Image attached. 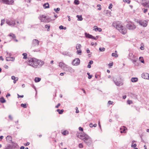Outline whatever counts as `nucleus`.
Listing matches in <instances>:
<instances>
[{
    "instance_id": "5701e85b",
    "label": "nucleus",
    "mask_w": 149,
    "mask_h": 149,
    "mask_svg": "<svg viewBox=\"0 0 149 149\" xmlns=\"http://www.w3.org/2000/svg\"><path fill=\"white\" fill-rule=\"evenodd\" d=\"M134 56V55H133V53L132 52H130L129 54L128 58L131 59L132 58H133Z\"/></svg>"
},
{
    "instance_id": "4c0bfd02",
    "label": "nucleus",
    "mask_w": 149,
    "mask_h": 149,
    "mask_svg": "<svg viewBox=\"0 0 149 149\" xmlns=\"http://www.w3.org/2000/svg\"><path fill=\"white\" fill-rule=\"evenodd\" d=\"M21 106L22 107H23L24 108H26L27 107L26 106V104H21Z\"/></svg>"
},
{
    "instance_id": "393cba45",
    "label": "nucleus",
    "mask_w": 149,
    "mask_h": 149,
    "mask_svg": "<svg viewBox=\"0 0 149 149\" xmlns=\"http://www.w3.org/2000/svg\"><path fill=\"white\" fill-rule=\"evenodd\" d=\"M131 81L133 82H136L138 81V78L136 77H133L131 79Z\"/></svg>"
},
{
    "instance_id": "58836bf2",
    "label": "nucleus",
    "mask_w": 149,
    "mask_h": 149,
    "mask_svg": "<svg viewBox=\"0 0 149 149\" xmlns=\"http://www.w3.org/2000/svg\"><path fill=\"white\" fill-rule=\"evenodd\" d=\"M54 10L56 13H58V11H59L60 10V8H57L56 9L54 8Z\"/></svg>"
},
{
    "instance_id": "4d7b16f0",
    "label": "nucleus",
    "mask_w": 149,
    "mask_h": 149,
    "mask_svg": "<svg viewBox=\"0 0 149 149\" xmlns=\"http://www.w3.org/2000/svg\"><path fill=\"white\" fill-rule=\"evenodd\" d=\"M9 118L10 120H13V117L10 115H9Z\"/></svg>"
},
{
    "instance_id": "39448f33",
    "label": "nucleus",
    "mask_w": 149,
    "mask_h": 149,
    "mask_svg": "<svg viewBox=\"0 0 149 149\" xmlns=\"http://www.w3.org/2000/svg\"><path fill=\"white\" fill-rule=\"evenodd\" d=\"M85 139L84 141L85 143L88 146H90L92 143V140L91 138L88 135L86 136Z\"/></svg>"
},
{
    "instance_id": "0eeeda50",
    "label": "nucleus",
    "mask_w": 149,
    "mask_h": 149,
    "mask_svg": "<svg viewBox=\"0 0 149 149\" xmlns=\"http://www.w3.org/2000/svg\"><path fill=\"white\" fill-rule=\"evenodd\" d=\"M136 22L139 25L143 27H146L148 25V21L146 20H139L136 21Z\"/></svg>"
},
{
    "instance_id": "473e14b6",
    "label": "nucleus",
    "mask_w": 149,
    "mask_h": 149,
    "mask_svg": "<svg viewBox=\"0 0 149 149\" xmlns=\"http://www.w3.org/2000/svg\"><path fill=\"white\" fill-rule=\"evenodd\" d=\"M22 55L24 56L23 57V58L24 59H26L27 58V54L26 53H23L22 54Z\"/></svg>"
},
{
    "instance_id": "423d86ee",
    "label": "nucleus",
    "mask_w": 149,
    "mask_h": 149,
    "mask_svg": "<svg viewBox=\"0 0 149 149\" xmlns=\"http://www.w3.org/2000/svg\"><path fill=\"white\" fill-rule=\"evenodd\" d=\"M126 27L128 29L130 30H134L136 28V26L134 24V23L131 22L127 24Z\"/></svg>"
},
{
    "instance_id": "ddd939ff",
    "label": "nucleus",
    "mask_w": 149,
    "mask_h": 149,
    "mask_svg": "<svg viewBox=\"0 0 149 149\" xmlns=\"http://www.w3.org/2000/svg\"><path fill=\"white\" fill-rule=\"evenodd\" d=\"M36 67L37 66H41L42 65H43L44 63V62L40 60H38L36 59Z\"/></svg>"
},
{
    "instance_id": "cd10ccee",
    "label": "nucleus",
    "mask_w": 149,
    "mask_h": 149,
    "mask_svg": "<svg viewBox=\"0 0 149 149\" xmlns=\"http://www.w3.org/2000/svg\"><path fill=\"white\" fill-rule=\"evenodd\" d=\"M0 101L2 103H5L6 102V100L3 97H1L0 98Z\"/></svg>"
},
{
    "instance_id": "c85d7f7f",
    "label": "nucleus",
    "mask_w": 149,
    "mask_h": 149,
    "mask_svg": "<svg viewBox=\"0 0 149 149\" xmlns=\"http://www.w3.org/2000/svg\"><path fill=\"white\" fill-rule=\"evenodd\" d=\"M77 17L78 18V20L79 21H82L83 20V18L81 16L77 15Z\"/></svg>"
},
{
    "instance_id": "f704fd0d",
    "label": "nucleus",
    "mask_w": 149,
    "mask_h": 149,
    "mask_svg": "<svg viewBox=\"0 0 149 149\" xmlns=\"http://www.w3.org/2000/svg\"><path fill=\"white\" fill-rule=\"evenodd\" d=\"M105 48L104 47H100L99 48V50L100 52H104L105 50Z\"/></svg>"
},
{
    "instance_id": "a18cd8bd",
    "label": "nucleus",
    "mask_w": 149,
    "mask_h": 149,
    "mask_svg": "<svg viewBox=\"0 0 149 149\" xmlns=\"http://www.w3.org/2000/svg\"><path fill=\"white\" fill-rule=\"evenodd\" d=\"M112 3L110 4L109 6L108 7L109 8V9H111L112 8Z\"/></svg>"
},
{
    "instance_id": "79ce46f5",
    "label": "nucleus",
    "mask_w": 149,
    "mask_h": 149,
    "mask_svg": "<svg viewBox=\"0 0 149 149\" xmlns=\"http://www.w3.org/2000/svg\"><path fill=\"white\" fill-rule=\"evenodd\" d=\"M79 147L80 148H83V145L81 143H79Z\"/></svg>"
},
{
    "instance_id": "37998d69",
    "label": "nucleus",
    "mask_w": 149,
    "mask_h": 149,
    "mask_svg": "<svg viewBox=\"0 0 149 149\" xmlns=\"http://www.w3.org/2000/svg\"><path fill=\"white\" fill-rule=\"evenodd\" d=\"M136 144H132L131 145V147H133L134 148H135L136 147Z\"/></svg>"
},
{
    "instance_id": "de8ad7c7",
    "label": "nucleus",
    "mask_w": 149,
    "mask_h": 149,
    "mask_svg": "<svg viewBox=\"0 0 149 149\" xmlns=\"http://www.w3.org/2000/svg\"><path fill=\"white\" fill-rule=\"evenodd\" d=\"M59 29H63V26H62V25L60 26H59Z\"/></svg>"
},
{
    "instance_id": "4be33fe9",
    "label": "nucleus",
    "mask_w": 149,
    "mask_h": 149,
    "mask_svg": "<svg viewBox=\"0 0 149 149\" xmlns=\"http://www.w3.org/2000/svg\"><path fill=\"white\" fill-rule=\"evenodd\" d=\"M49 4L48 3H45L43 5L44 8L45 9L49 8Z\"/></svg>"
},
{
    "instance_id": "bb28decb",
    "label": "nucleus",
    "mask_w": 149,
    "mask_h": 149,
    "mask_svg": "<svg viewBox=\"0 0 149 149\" xmlns=\"http://www.w3.org/2000/svg\"><path fill=\"white\" fill-rule=\"evenodd\" d=\"M41 80V78L38 77H36L35 78L34 80L36 82H38L40 81Z\"/></svg>"
},
{
    "instance_id": "052dcab7",
    "label": "nucleus",
    "mask_w": 149,
    "mask_h": 149,
    "mask_svg": "<svg viewBox=\"0 0 149 149\" xmlns=\"http://www.w3.org/2000/svg\"><path fill=\"white\" fill-rule=\"evenodd\" d=\"M65 74V72H64V73H61L60 74V75L61 76H63L64 75V74Z\"/></svg>"
},
{
    "instance_id": "e433bc0d",
    "label": "nucleus",
    "mask_w": 149,
    "mask_h": 149,
    "mask_svg": "<svg viewBox=\"0 0 149 149\" xmlns=\"http://www.w3.org/2000/svg\"><path fill=\"white\" fill-rule=\"evenodd\" d=\"M74 3L76 5H78L79 3V1L78 0H74Z\"/></svg>"
},
{
    "instance_id": "7c9ffc66",
    "label": "nucleus",
    "mask_w": 149,
    "mask_h": 149,
    "mask_svg": "<svg viewBox=\"0 0 149 149\" xmlns=\"http://www.w3.org/2000/svg\"><path fill=\"white\" fill-rule=\"evenodd\" d=\"M45 28L46 29H47V31H49V29L50 28V26L49 25H45Z\"/></svg>"
},
{
    "instance_id": "680f3d73",
    "label": "nucleus",
    "mask_w": 149,
    "mask_h": 149,
    "mask_svg": "<svg viewBox=\"0 0 149 149\" xmlns=\"http://www.w3.org/2000/svg\"><path fill=\"white\" fill-rule=\"evenodd\" d=\"M4 68H5L6 69H8V65H5V66H4Z\"/></svg>"
},
{
    "instance_id": "c9c22d12",
    "label": "nucleus",
    "mask_w": 149,
    "mask_h": 149,
    "mask_svg": "<svg viewBox=\"0 0 149 149\" xmlns=\"http://www.w3.org/2000/svg\"><path fill=\"white\" fill-rule=\"evenodd\" d=\"M139 59L141 62L142 63H144V60L142 57H140L139 58Z\"/></svg>"
},
{
    "instance_id": "9b49d317",
    "label": "nucleus",
    "mask_w": 149,
    "mask_h": 149,
    "mask_svg": "<svg viewBox=\"0 0 149 149\" xmlns=\"http://www.w3.org/2000/svg\"><path fill=\"white\" fill-rule=\"evenodd\" d=\"M65 71L72 73H74L75 71L73 69L68 65H67L65 69Z\"/></svg>"
},
{
    "instance_id": "a211bd4d",
    "label": "nucleus",
    "mask_w": 149,
    "mask_h": 149,
    "mask_svg": "<svg viewBox=\"0 0 149 149\" xmlns=\"http://www.w3.org/2000/svg\"><path fill=\"white\" fill-rule=\"evenodd\" d=\"M6 22L7 24L10 26H14L15 24V22L14 21H10L9 20H8L6 21Z\"/></svg>"
},
{
    "instance_id": "864d4df0",
    "label": "nucleus",
    "mask_w": 149,
    "mask_h": 149,
    "mask_svg": "<svg viewBox=\"0 0 149 149\" xmlns=\"http://www.w3.org/2000/svg\"><path fill=\"white\" fill-rule=\"evenodd\" d=\"M79 130L81 131H83V128L81 127H79Z\"/></svg>"
},
{
    "instance_id": "69168bd1",
    "label": "nucleus",
    "mask_w": 149,
    "mask_h": 149,
    "mask_svg": "<svg viewBox=\"0 0 149 149\" xmlns=\"http://www.w3.org/2000/svg\"><path fill=\"white\" fill-rule=\"evenodd\" d=\"M1 59L2 61H3L4 60V59L3 58L2 56H1L0 57V60H1Z\"/></svg>"
},
{
    "instance_id": "c756f323",
    "label": "nucleus",
    "mask_w": 149,
    "mask_h": 149,
    "mask_svg": "<svg viewBox=\"0 0 149 149\" xmlns=\"http://www.w3.org/2000/svg\"><path fill=\"white\" fill-rule=\"evenodd\" d=\"M94 30L95 31H98L99 32H101L102 31V29L101 28L97 27L94 29Z\"/></svg>"
},
{
    "instance_id": "49530a36",
    "label": "nucleus",
    "mask_w": 149,
    "mask_h": 149,
    "mask_svg": "<svg viewBox=\"0 0 149 149\" xmlns=\"http://www.w3.org/2000/svg\"><path fill=\"white\" fill-rule=\"evenodd\" d=\"M127 102L129 104H131L132 103V102L131 100H128L127 101Z\"/></svg>"
},
{
    "instance_id": "c03bdc74",
    "label": "nucleus",
    "mask_w": 149,
    "mask_h": 149,
    "mask_svg": "<svg viewBox=\"0 0 149 149\" xmlns=\"http://www.w3.org/2000/svg\"><path fill=\"white\" fill-rule=\"evenodd\" d=\"M113 102L111 101H109L108 102V103L109 104H113Z\"/></svg>"
},
{
    "instance_id": "f8f14e48",
    "label": "nucleus",
    "mask_w": 149,
    "mask_h": 149,
    "mask_svg": "<svg viewBox=\"0 0 149 149\" xmlns=\"http://www.w3.org/2000/svg\"><path fill=\"white\" fill-rule=\"evenodd\" d=\"M80 63V61L79 58H75L73 61L72 64L74 65H78Z\"/></svg>"
},
{
    "instance_id": "f3484780",
    "label": "nucleus",
    "mask_w": 149,
    "mask_h": 149,
    "mask_svg": "<svg viewBox=\"0 0 149 149\" xmlns=\"http://www.w3.org/2000/svg\"><path fill=\"white\" fill-rule=\"evenodd\" d=\"M142 77L146 79H149V74L147 73H144L141 74Z\"/></svg>"
},
{
    "instance_id": "a19ab883",
    "label": "nucleus",
    "mask_w": 149,
    "mask_h": 149,
    "mask_svg": "<svg viewBox=\"0 0 149 149\" xmlns=\"http://www.w3.org/2000/svg\"><path fill=\"white\" fill-rule=\"evenodd\" d=\"M4 22H5V20L4 19H3L1 20V26L3 25V24H4Z\"/></svg>"
},
{
    "instance_id": "0e129e2a",
    "label": "nucleus",
    "mask_w": 149,
    "mask_h": 149,
    "mask_svg": "<svg viewBox=\"0 0 149 149\" xmlns=\"http://www.w3.org/2000/svg\"><path fill=\"white\" fill-rule=\"evenodd\" d=\"M113 63H109V65L110 66H112L113 65Z\"/></svg>"
},
{
    "instance_id": "4468645a",
    "label": "nucleus",
    "mask_w": 149,
    "mask_h": 149,
    "mask_svg": "<svg viewBox=\"0 0 149 149\" xmlns=\"http://www.w3.org/2000/svg\"><path fill=\"white\" fill-rule=\"evenodd\" d=\"M39 41L36 39H34L32 42V46H37L39 45Z\"/></svg>"
},
{
    "instance_id": "5fc2aeb1",
    "label": "nucleus",
    "mask_w": 149,
    "mask_h": 149,
    "mask_svg": "<svg viewBox=\"0 0 149 149\" xmlns=\"http://www.w3.org/2000/svg\"><path fill=\"white\" fill-rule=\"evenodd\" d=\"M15 78H15V77L14 76H13L11 77V79L13 80H15Z\"/></svg>"
},
{
    "instance_id": "ea45409f",
    "label": "nucleus",
    "mask_w": 149,
    "mask_h": 149,
    "mask_svg": "<svg viewBox=\"0 0 149 149\" xmlns=\"http://www.w3.org/2000/svg\"><path fill=\"white\" fill-rule=\"evenodd\" d=\"M87 74L88 75V79H91L92 77V75H90V73L88 72Z\"/></svg>"
},
{
    "instance_id": "1a4fd4ad",
    "label": "nucleus",
    "mask_w": 149,
    "mask_h": 149,
    "mask_svg": "<svg viewBox=\"0 0 149 149\" xmlns=\"http://www.w3.org/2000/svg\"><path fill=\"white\" fill-rule=\"evenodd\" d=\"M86 136H88V135L84 133L78 134L77 135V136L78 138L82 140L83 141L85 139Z\"/></svg>"
},
{
    "instance_id": "f257e3e1",
    "label": "nucleus",
    "mask_w": 149,
    "mask_h": 149,
    "mask_svg": "<svg viewBox=\"0 0 149 149\" xmlns=\"http://www.w3.org/2000/svg\"><path fill=\"white\" fill-rule=\"evenodd\" d=\"M113 26L116 27V28L122 34H125L127 32L126 29L120 24H119L116 22H113L112 24Z\"/></svg>"
},
{
    "instance_id": "8fccbe9b",
    "label": "nucleus",
    "mask_w": 149,
    "mask_h": 149,
    "mask_svg": "<svg viewBox=\"0 0 149 149\" xmlns=\"http://www.w3.org/2000/svg\"><path fill=\"white\" fill-rule=\"evenodd\" d=\"M89 126L91 127H93V124L92 123H91L89 124Z\"/></svg>"
},
{
    "instance_id": "774afa93",
    "label": "nucleus",
    "mask_w": 149,
    "mask_h": 149,
    "mask_svg": "<svg viewBox=\"0 0 149 149\" xmlns=\"http://www.w3.org/2000/svg\"><path fill=\"white\" fill-rule=\"evenodd\" d=\"M24 147L23 146H22L20 148V149H24Z\"/></svg>"
},
{
    "instance_id": "aec40b11",
    "label": "nucleus",
    "mask_w": 149,
    "mask_h": 149,
    "mask_svg": "<svg viewBox=\"0 0 149 149\" xmlns=\"http://www.w3.org/2000/svg\"><path fill=\"white\" fill-rule=\"evenodd\" d=\"M15 60L14 57H7L6 58V60L7 61H14Z\"/></svg>"
},
{
    "instance_id": "f03ea898",
    "label": "nucleus",
    "mask_w": 149,
    "mask_h": 149,
    "mask_svg": "<svg viewBox=\"0 0 149 149\" xmlns=\"http://www.w3.org/2000/svg\"><path fill=\"white\" fill-rule=\"evenodd\" d=\"M112 80L115 85L118 86H120L123 85V83L121 81V79L118 77H112Z\"/></svg>"
},
{
    "instance_id": "6e6d98bb",
    "label": "nucleus",
    "mask_w": 149,
    "mask_h": 149,
    "mask_svg": "<svg viewBox=\"0 0 149 149\" xmlns=\"http://www.w3.org/2000/svg\"><path fill=\"white\" fill-rule=\"evenodd\" d=\"M60 106V104H59V103H58V104L56 106H55V107L56 108H58V107H59Z\"/></svg>"
},
{
    "instance_id": "09e8293b",
    "label": "nucleus",
    "mask_w": 149,
    "mask_h": 149,
    "mask_svg": "<svg viewBox=\"0 0 149 149\" xmlns=\"http://www.w3.org/2000/svg\"><path fill=\"white\" fill-rule=\"evenodd\" d=\"M29 144H30V143L29 142H27V143H26L25 144H24V145L25 146H26L29 145Z\"/></svg>"
},
{
    "instance_id": "3c124183",
    "label": "nucleus",
    "mask_w": 149,
    "mask_h": 149,
    "mask_svg": "<svg viewBox=\"0 0 149 149\" xmlns=\"http://www.w3.org/2000/svg\"><path fill=\"white\" fill-rule=\"evenodd\" d=\"M93 63V61L92 60H91L88 63L90 64H92Z\"/></svg>"
},
{
    "instance_id": "e2e57ef3",
    "label": "nucleus",
    "mask_w": 149,
    "mask_h": 149,
    "mask_svg": "<svg viewBox=\"0 0 149 149\" xmlns=\"http://www.w3.org/2000/svg\"><path fill=\"white\" fill-rule=\"evenodd\" d=\"M148 11V10L147 9H144V10L143 11V12L144 13H145L146 12Z\"/></svg>"
},
{
    "instance_id": "bf43d9fd",
    "label": "nucleus",
    "mask_w": 149,
    "mask_h": 149,
    "mask_svg": "<svg viewBox=\"0 0 149 149\" xmlns=\"http://www.w3.org/2000/svg\"><path fill=\"white\" fill-rule=\"evenodd\" d=\"M10 94L9 93H8L6 95V97H8L10 96Z\"/></svg>"
},
{
    "instance_id": "a878e982",
    "label": "nucleus",
    "mask_w": 149,
    "mask_h": 149,
    "mask_svg": "<svg viewBox=\"0 0 149 149\" xmlns=\"http://www.w3.org/2000/svg\"><path fill=\"white\" fill-rule=\"evenodd\" d=\"M62 54L64 55H68L69 56H72V55L71 54H70L68 52H63Z\"/></svg>"
},
{
    "instance_id": "13d9d810",
    "label": "nucleus",
    "mask_w": 149,
    "mask_h": 149,
    "mask_svg": "<svg viewBox=\"0 0 149 149\" xmlns=\"http://www.w3.org/2000/svg\"><path fill=\"white\" fill-rule=\"evenodd\" d=\"M76 112L77 113H79V111L78 109V108L77 107H76Z\"/></svg>"
},
{
    "instance_id": "b1692460",
    "label": "nucleus",
    "mask_w": 149,
    "mask_h": 149,
    "mask_svg": "<svg viewBox=\"0 0 149 149\" xmlns=\"http://www.w3.org/2000/svg\"><path fill=\"white\" fill-rule=\"evenodd\" d=\"M115 53H112L111 54V55L113 57H115V58H117L118 57V55L116 53L117 52L116 51H115Z\"/></svg>"
},
{
    "instance_id": "412c9836",
    "label": "nucleus",
    "mask_w": 149,
    "mask_h": 149,
    "mask_svg": "<svg viewBox=\"0 0 149 149\" xmlns=\"http://www.w3.org/2000/svg\"><path fill=\"white\" fill-rule=\"evenodd\" d=\"M7 141L9 143H11L12 141V138L10 136H7L6 137Z\"/></svg>"
},
{
    "instance_id": "2eb2a0df",
    "label": "nucleus",
    "mask_w": 149,
    "mask_h": 149,
    "mask_svg": "<svg viewBox=\"0 0 149 149\" xmlns=\"http://www.w3.org/2000/svg\"><path fill=\"white\" fill-rule=\"evenodd\" d=\"M67 65H66L63 62H61L59 63V66L60 67L61 69L64 70L65 69Z\"/></svg>"
},
{
    "instance_id": "6ab92c4d",
    "label": "nucleus",
    "mask_w": 149,
    "mask_h": 149,
    "mask_svg": "<svg viewBox=\"0 0 149 149\" xmlns=\"http://www.w3.org/2000/svg\"><path fill=\"white\" fill-rule=\"evenodd\" d=\"M142 4L144 7L149 8V1L143 3Z\"/></svg>"
},
{
    "instance_id": "72a5a7b5",
    "label": "nucleus",
    "mask_w": 149,
    "mask_h": 149,
    "mask_svg": "<svg viewBox=\"0 0 149 149\" xmlns=\"http://www.w3.org/2000/svg\"><path fill=\"white\" fill-rule=\"evenodd\" d=\"M8 36L10 37H12L13 38H16V36L15 35L12 33H10L9 35Z\"/></svg>"
},
{
    "instance_id": "2f4dec72",
    "label": "nucleus",
    "mask_w": 149,
    "mask_h": 149,
    "mask_svg": "<svg viewBox=\"0 0 149 149\" xmlns=\"http://www.w3.org/2000/svg\"><path fill=\"white\" fill-rule=\"evenodd\" d=\"M57 111L58 112V113L59 114H62L64 111V110L63 109H61L60 110L59 109H58L57 110Z\"/></svg>"
},
{
    "instance_id": "dca6fc26",
    "label": "nucleus",
    "mask_w": 149,
    "mask_h": 149,
    "mask_svg": "<svg viewBox=\"0 0 149 149\" xmlns=\"http://www.w3.org/2000/svg\"><path fill=\"white\" fill-rule=\"evenodd\" d=\"M86 37L87 38L93 39L94 40H97V38L91 35L85 33Z\"/></svg>"
},
{
    "instance_id": "7ed1b4c3",
    "label": "nucleus",
    "mask_w": 149,
    "mask_h": 149,
    "mask_svg": "<svg viewBox=\"0 0 149 149\" xmlns=\"http://www.w3.org/2000/svg\"><path fill=\"white\" fill-rule=\"evenodd\" d=\"M39 18L41 22L45 23H48L52 20L51 18L44 15H41Z\"/></svg>"
},
{
    "instance_id": "9d476101",
    "label": "nucleus",
    "mask_w": 149,
    "mask_h": 149,
    "mask_svg": "<svg viewBox=\"0 0 149 149\" xmlns=\"http://www.w3.org/2000/svg\"><path fill=\"white\" fill-rule=\"evenodd\" d=\"M81 46L80 44H78L77 45L76 48L77 50V54L81 55V54L82 52L81 50Z\"/></svg>"
},
{
    "instance_id": "20e7f679",
    "label": "nucleus",
    "mask_w": 149,
    "mask_h": 149,
    "mask_svg": "<svg viewBox=\"0 0 149 149\" xmlns=\"http://www.w3.org/2000/svg\"><path fill=\"white\" fill-rule=\"evenodd\" d=\"M36 59L33 58H29L28 60V63L29 65L33 67H36Z\"/></svg>"
},
{
    "instance_id": "338daca9",
    "label": "nucleus",
    "mask_w": 149,
    "mask_h": 149,
    "mask_svg": "<svg viewBox=\"0 0 149 149\" xmlns=\"http://www.w3.org/2000/svg\"><path fill=\"white\" fill-rule=\"evenodd\" d=\"M86 52L87 53H89L90 52V51L89 49H87L86 50Z\"/></svg>"
},
{
    "instance_id": "603ef678",
    "label": "nucleus",
    "mask_w": 149,
    "mask_h": 149,
    "mask_svg": "<svg viewBox=\"0 0 149 149\" xmlns=\"http://www.w3.org/2000/svg\"><path fill=\"white\" fill-rule=\"evenodd\" d=\"M124 1L125 2H127V3H130V1L129 0H125V1Z\"/></svg>"
},
{
    "instance_id": "6e6552de",
    "label": "nucleus",
    "mask_w": 149,
    "mask_h": 149,
    "mask_svg": "<svg viewBox=\"0 0 149 149\" xmlns=\"http://www.w3.org/2000/svg\"><path fill=\"white\" fill-rule=\"evenodd\" d=\"M0 2H1L6 4L12 5L14 3V1L13 0L10 1L9 0H0Z\"/></svg>"
}]
</instances>
